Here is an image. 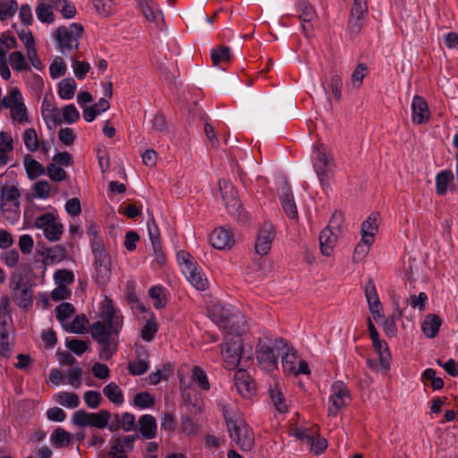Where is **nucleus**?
I'll list each match as a JSON object with an SVG mask.
<instances>
[{"mask_svg":"<svg viewBox=\"0 0 458 458\" xmlns=\"http://www.w3.org/2000/svg\"><path fill=\"white\" fill-rule=\"evenodd\" d=\"M187 280L194 286L197 290L204 291L208 287V279L202 274L201 269L198 265L193 266L189 270L183 272Z\"/></svg>","mask_w":458,"mask_h":458,"instance_id":"4be33fe9","label":"nucleus"},{"mask_svg":"<svg viewBox=\"0 0 458 458\" xmlns=\"http://www.w3.org/2000/svg\"><path fill=\"white\" fill-rule=\"evenodd\" d=\"M147 227L151 244L161 242L160 231L152 215L147 222Z\"/></svg>","mask_w":458,"mask_h":458,"instance_id":"052dcab7","label":"nucleus"},{"mask_svg":"<svg viewBox=\"0 0 458 458\" xmlns=\"http://www.w3.org/2000/svg\"><path fill=\"white\" fill-rule=\"evenodd\" d=\"M279 198L285 215L291 219L298 220L297 207L291 186L288 182H284L280 187Z\"/></svg>","mask_w":458,"mask_h":458,"instance_id":"f8f14e48","label":"nucleus"},{"mask_svg":"<svg viewBox=\"0 0 458 458\" xmlns=\"http://www.w3.org/2000/svg\"><path fill=\"white\" fill-rule=\"evenodd\" d=\"M138 6L143 13L146 20L159 25L163 22L164 18L162 12L157 4L151 0H139Z\"/></svg>","mask_w":458,"mask_h":458,"instance_id":"2eb2a0df","label":"nucleus"},{"mask_svg":"<svg viewBox=\"0 0 458 458\" xmlns=\"http://www.w3.org/2000/svg\"><path fill=\"white\" fill-rule=\"evenodd\" d=\"M65 344L67 348L78 356L83 354L88 349L87 343L81 339H66Z\"/></svg>","mask_w":458,"mask_h":458,"instance_id":"69168bd1","label":"nucleus"},{"mask_svg":"<svg viewBox=\"0 0 458 458\" xmlns=\"http://www.w3.org/2000/svg\"><path fill=\"white\" fill-rule=\"evenodd\" d=\"M88 324L89 320L84 314L77 315L70 325V330L75 334H83Z\"/></svg>","mask_w":458,"mask_h":458,"instance_id":"e2e57ef3","label":"nucleus"},{"mask_svg":"<svg viewBox=\"0 0 458 458\" xmlns=\"http://www.w3.org/2000/svg\"><path fill=\"white\" fill-rule=\"evenodd\" d=\"M377 214L372 213L361 224V242L366 244L372 245L375 241V234L377 232Z\"/></svg>","mask_w":458,"mask_h":458,"instance_id":"f3484780","label":"nucleus"},{"mask_svg":"<svg viewBox=\"0 0 458 458\" xmlns=\"http://www.w3.org/2000/svg\"><path fill=\"white\" fill-rule=\"evenodd\" d=\"M441 326V319L439 316L435 314L428 315L422 324V332L424 335L429 338H434Z\"/></svg>","mask_w":458,"mask_h":458,"instance_id":"b1692460","label":"nucleus"},{"mask_svg":"<svg viewBox=\"0 0 458 458\" xmlns=\"http://www.w3.org/2000/svg\"><path fill=\"white\" fill-rule=\"evenodd\" d=\"M157 330L158 326L157 323L156 322V318L154 314H152V317L147 320L145 326L143 327L140 336L143 341L150 342L154 338Z\"/></svg>","mask_w":458,"mask_h":458,"instance_id":"ea45409f","label":"nucleus"},{"mask_svg":"<svg viewBox=\"0 0 458 458\" xmlns=\"http://www.w3.org/2000/svg\"><path fill=\"white\" fill-rule=\"evenodd\" d=\"M50 440L56 448L64 447L71 443V435L65 429L58 428L51 434Z\"/></svg>","mask_w":458,"mask_h":458,"instance_id":"f704fd0d","label":"nucleus"},{"mask_svg":"<svg viewBox=\"0 0 458 458\" xmlns=\"http://www.w3.org/2000/svg\"><path fill=\"white\" fill-rule=\"evenodd\" d=\"M365 296L370 312L373 314L374 318L377 317L381 318L383 315L380 313L382 304L380 302L375 284L371 279H369L365 287Z\"/></svg>","mask_w":458,"mask_h":458,"instance_id":"4468645a","label":"nucleus"},{"mask_svg":"<svg viewBox=\"0 0 458 458\" xmlns=\"http://www.w3.org/2000/svg\"><path fill=\"white\" fill-rule=\"evenodd\" d=\"M20 202H0V210L4 219L12 224L17 222L20 218Z\"/></svg>","mask_w":458,"mask_h":458,"instance_id":"a878e982","label":"nucleus"},{"mask_svg":"<svg viewBox=\"0 0 458 458\" xmlns=\"http://www.w3.org/2000/svg\"><path fill=\"white\" fill-rule=\"evenodd\" d=\"M63 233V225L61 223L53 222L48 226H46L44 230L45 236L52 242L60 239Z\"/></svg>","mask_w":458,"mask_h":458,"instance_id":"4d7b16f0","label":"nucleus"},{"mask_svg":"<svg viewBox=\"0 0 458 458\" xmlns=\"http://www.w3.org/2000/svg\"><path fill=\"white\" fill-rule=\"evenodd\" d=\"M91 249L94 255V269L96 281L100 285H105L111 277V258L104 246L101 237L91 239Z\"/></svg>","mask_w":458,"mask_h":458,"instance_id":"7ed1b4c3","label":"nucleus"},{"mask_svg":"<svg viewBox=\"0 0 458 458\" xmlns=\"http://www.w3.org/2000/svg\"><path fill=\"white\" fill-rule=\"evenodd\" d=\"M102 318L104 319V323L114 325L115 327H123L122 318L116 314L111 300L106 301V305L102 312Z\"/></svg>","mask_w":458,"mask_h":458,"instance_id":"bb28decb","label":"nucleus"},{"mask_svg":"<svg viewBox=\"0 0 458 458\" xmlns=\"http://www.w3.org/2000/svg\"><path fill=\"white\" fill-rule=\"evenodd\" d=\"M122 327L102 321L92 324L90 334L92 338L100 344L99 358L108 360L117 350V337Z\"/></svg>","mask_w":458,"mask_h":458,"instance_id":"f257e3e1","label":"nucleus"},{"mask_svg":"<svg viewBox=\"0 0 458 458\" xmlns=\"http://www.w3.org/2000/svg\"><path fill=\"white\" fill-rule=\"evenodd\" d=\"M148 295L155 301L154 307L157 310L163 309L166 305V299L164 295V288L160 285L153 286L148 290Z\"/></svg>","mask_w":458,"mask_h":458,"instance_id":"79ce46f5","label":"nucleus"},{"mask_svg":"<svg viewBox=\"0 0 458 458\" xmlns=\"http://www.w3.org/2000/svg\"><path fill=\"white\" fill-rule=\"evenodd\" d=\"M297 12L301 22V29L306 37H311L314 31V21L318 15L314 7L307 0H300L297 4Z\"/></svg>","mask_w":458,"mask_h":458,"instance_id":"1a4fd4ad","label":"nucleus"},{"mask_svg":"<svg viewBox=\"0 0 458 458\" xmlns=\"http://www.w3.org/2000/svg\"><path fill=\"white\" fill-rule=\"evenodd\" d=\"M21 193L16 186L4 185L0 190V202L15 203L20 202Z\"/></svg>","mask_w":458,"mask_h":458,"instance_id":"c756f323","label":"nucleus"},{"mask_svg":"<svg viewBox=\"0 0 458 458\" xmlns=\"http://www.w3.org/2000/svg\"><path fill=\"white\" fill-rule=\"evenodd\" d=\"M103 394L114 404L121 405L124 402V397L121 387L114 382H111L104 386Z\"/></svg>","mask_w":458,"mask_h":458,"instance_id":"393cba45","label":"nucleus"},{"mask_svg":"<svg viewBox=\"0 0 458 458\" xmlns=\"http://www.w3.org/2000/svg\"><path fill=\"white\" fill-rule=\"evenodd\" d=\"M31 286L29 280L24 277L21 274H13L10 279V288L13 293H16L21 289Z\"/></svg>","mask_w":458,"mask_h":458,"instance_id":"bf43d9fd","label":"nucleus"},{"mask_svg":"<svg viewBox=\"0 0 458 458\" xmlns=\"http://www.w3.org/2000/svg\"><path fill=\"white\" fill-rule=\"evenodd\" d=\"M133 404L140 409L151 408L155 399L148 392H140L134 395Z\"/></svg>","mask_w":458,"mask_h":458,"instance_id":"de8ad7c7","label":"nucleus"},{"mask_svg":"<svg viewBox=\"0 0 458 458\" xmlns=\"http://www.w3.org/2000/svg\"><path fill=\"white\" fill-rule=\"evenodd\" d=\"M316 165H335V162L330 152L323 145L316 148L315 157L313 158V167L316 168Z\"/></svg>","mask_w":458,"mask_h":458,"instance_id":"c85d7f7f","label":"nucleus"},{"mask_svg":"<svg viewBox=\"0 0 458 458\" xmlns=\"http://www.w3.org/2000/svg\"><path fill=\"white\" fill-rule=\"evenodd\" d=\"M83 399H84L85 404L89 409L98 408L103 401V397H102L101 394L99 392L94 391V390L86 391L84 393Z\"/></svg>","mask_w":458,"mask_h":458,"instance_id":"864d4df0","label":"nucleus"},{"mask_svg":"<svg viewBox=\"0 0 458 458\" xmlns=\"http://www.w3.org/2000/svg\"><path fill=\"white\" fill-rule=\"evenodd\" d=\"M55 312L56 318L63 322L66 318L72 317L75 312V310L72 304L69 302H62L55 308Z\"/></svg>","mask_w":458,"mask_h":458,"instance_id":"6e6d98bb","label":"nucleus"},{"mask_svg":"<svg viewBox=\"0 0 458 458\" xmlns=\"http://www.w3.org/2000/svg\"><path fill=\"white\" fill-rule=\"evenodd\" d=\"M18 9V3L16 0H7L0 4V21H6L13 17Z\"/></svg>","mask_w":458,"mask_h":458,"instance_id":"a18cd8bd","label":"nucleus"},{"mask_svg":"<svg viewBox=\"0 0 458 458\" xmlns=\"http://www.w3.org/2000/svg\"><path fill=\"white\" fill-rule=\"evenodd\" d=\"M337 241V233L329 228H325L319 234L320 250L323 255L330 256Z\"/></svg>","mask_w":458,"mask_h":458,"instance_id":"412c9836","label":"nucleus"},{"mask_svg":"<svg viewBox=\"0 0 458 458\" xmlns=\"http://www.w3.org/2000/svg\"><path fill=\"white\" fill-rule=\"evenodd\" d=\"M300 358L297 356L295 351L287 350L284 355L282 357V366L284 373L292 374L294 372L295 367H297Z\"/></svg>","mask_w":458,"mask_h":458,"instance_id":"72a5a7b5","label":"nucleus"},{"mask_svg":"<svg viewBox=\"0 0 458 458\" xmlns=\"http://www.w3.org/2000/svg\"><path fill=\"white\" fill-rule=\"evenodd\" d=\"M80 119V113L74 105H67L63 109V120L69 123H74Z\"/></svg>","mask_w":458,"mask_h":458,"instance_id":"338daca9","label":"nucleus"},{"mask_svg":"<svg viewBox=\"0 0 458 458\" xmlns=\"http://www.w3.org/2000/svg\"><path fill=\"white\" fill-rule=\"evenodd\" d=\"M412 122L417 124L426 123L429 118V111L425 99L416 95L411 103Z\"/></svg>","mask_w":458,"mask_h":458,"instance_id":"dca6fc26","label":"nucleus"},{"mask_svg":"<svg viewBox=\"0 0 458 458\" xmlns=\"http://www.w3.org/2000/svg\"><path fill=\"white\" fill-rule=\"evenodd\" d=\"M11 116L19 123L28 121V111L22 101L11 109Z\"/></svg>","mask_w":458,"mask_h":458,"instance_id":"680f3d73","label":"nucleus"},{"mask_svg":"<svg viewBox=\"0 0 458 458\" xmlns=\"http://www.w3.org/2000/svg\"><path fill=\"white\" fill-rule=\"evenodd\" d=\"M209 242L214 248L224 250L230 248L233 244L234 241L226 229L219 227L210 233Z\"/></svg>","mask_w":458,"mask_h":458,"instance_id":"a211bd4d","label":"nucleus"},{"mask_svg":"<svg viewBox=\"0 0 458 458\" xmlns=\"http://www.w3.org/2000/svg\"><path fill=\"white\" fill-rule=\"evenodd\" d=\"M226 349L223 350V356L229 369L237 366L240 362L242 352V344L241 338H231L227 341Z\"/></svg>","mask_w":458,"mask_h":458,"instance_id":"ddd939ff","label":"nucleus"},{"mask_svg":"<svg viewBox=\"0 0 458 458\" xmlns=\"http://www.w3.org/2000/svg\"><path fill=\"white\" fill-rule=\"evenodd\" d=\"M55 401L65 407L68 408H76L80 405V399L79 396L71 392H61L56 394Z\"/></svg>","mask_w":458,"mask_h":458,"instance_id":"c9c22d12","label":"nucleus"},{"mask_svg":"<svg viewBox=\"0 0 458 458\" xmlns=\"http://www.w3.org/2000/svg\"><path fill=\"white\" fill-rule=\"evenodd\" d=\"M219 185H221V182H219ZM225 191H223L222 186H220V191L222 194V198L225 201V204L227 208H229V212H233L234 210H238L241 208V203L239 199H236L233 194V189L232 185H228V187L225 184Z\"/></svg>","mask_w":458,"mask_h":458,"instance_id":"cd10ccee","label":"nucleus"},{"mask_svg":"<svg viewBox=\"0 0 458 458\" xmlns=\"http://www.w3.org/2000/svg\"><path fill=\"white\" fill-rule=\"evenodd\" d=\"M11 344L9 342V332L6 326L0 327V354L8 358L11 352Z\"/></svg>","mask_w":458,"mask_h":458,"instance_id":"603ef678","label":"nucleus"},{"mask_svg":"<svg viewBox=\"0 0 458 458\" xmlns=\"http://www.w3.org/2000/svg\"><path fill=\"white\" fill-rule=\"evenodd\" d=\"M24 167L30 180H34L46 174L47 167H44L38 161L26 156L24 158Z\"/></svg>","mask_w":458,"mask_h":458,"instance_id":"5701e85b","label":"nucleus"},{"mask_svg":"<svg viewBox=\"0 0 458 458\" xmlns=\"http://www.w3.org/2000/svg\"><path fill=\"white\" fill-rule=\"evenodd\" d=\"M23 140H24V144H25L26 148L30 151L35 152L38 149L39 143H38V135H37L35 129L29 128V129L25 130L24 134H23Z\"/></svg>","mask_w":458,"mask_h":458,"instance_id":"09e8293b","label":"nucleus"},{"mask_svg":"<svg viewBox=\"0 0 458 458\" xmlns=\"http://www.w3.org/2000/svg\"><path fill=\"white\" fill-rule=\"evenodd\" d=\"M22 101V96L17 88L13 89L0 102V106L5 108H13Z\"/></svg>","mask_w":458,"mask_h":458,"instance_id":"c03bdc74","label":"nucleus"},{"mask_svg":"<svg viewBox=\"0 0 458 458\" xmlns=\"http://www.w3.org/2000/svg\"><path fill=\"white\" fill-rule=\"evenodd\" d=\"M9 63L13 69L17 72L30 71V65L26 61L24 55L21 51H14L9 55Z\"/></svg>","mask_w":458,"mask_h":458,"instance_id":"2f4dec72","label":"nucleus"},{"mask_svg":"<svg viewBox=\"0 0 458 458\" xmlns=\"http://www.w3.org/2000/svg\"><path fill=\"white\" fill-rule=\"evenodd\" d=\"M46 174L54 182H62L66 179L67 173L60 166H56L55 163H49L47 165Z\"/></svg>","mask_w":458,"mask_h":458,"instance_id":"3c124183","label":"nucleus"},{"mask_svg":"<svg viewBox=\"0 0 458 458\" xmlns=\"http://www.w3.org/2000/svg\"><path fill=\"white\" fill-rule=\"evenodd\" d=\"M234 386L238 393L244 398L250 397L255 393V382L245 369H238L233 376Z\"/></svg>","mask_w":458,"mask_h":458,"instance_id":"9b49d317","label":"nucleus"},{"mask_svg":"<svg viewBox=\"0 0 458 458\" xmlns=\"http://www.w3.org/2000/svg\"><path fill=\"white\" fill-rule=\"evenodd\" d=\"M454 180L453 172L450 170H444L437 174L436 177V189L438 195H445L447 191L448 184Z\"/></svg>","mask_w":458,"mask_h":458,"instance_id":"7c9ffc66","label":"nucleus"},{"mask_svg":"<svg viewBox=\"0 0 458 458\" xmlns=\"http://www.w3.org/2000/svg\"><path fill=\"white\" fill-rule=\"evenodd\" d=\"M214 322L221 328L226 330L228 335H235L236 338L245 332V319L240 311L228 314L225 310H221L220 315L213 314Z\"/></svg>","mask_w":458,"mask_h":458,"instance_id":"423d86ee","label":"nucleus"},{"mask_svg":"<svg viewBox=\"0 0 458 458\" xmlns=\"http://www.w3.org/2000/svg\"><path fill=\"white\" fill-rule=\"evenodd\" d=\"M112 418V413L106 409L98 412H88L85 410L76 411L72 418V422L79 427H92L103 429L107 427V422Z\"/></svg>","mask_w":458,"mask_h":458,"instance_id":"39448f33","label":"nucleus"},{"mask_svg":"<svg viewBox=\"0 0 458 458\" xmlns=\"http://www.w3.org/2000/svg\"><path fill=\"white\" fill-rule=\"evenodd\" d=\"M54 8L65 19H72L76 14L75 5L67 0H54Z\"/></svg>","mask_w":458,"mask_h":458,"instance_id":"e433bc0d","label":"nucleus"},{"mask_svg":"<svg viewBox=\"0 0 458 458\" xmlns=\"http://www.w3.org/2000/svg\"><path fill=\"white\" fill-rule=\"evenodd\" d=\"M351 396L347 386L341 381H336L332 385V394L328 401V413L334 417L344 407L348 405Z\"/></svg>","mask_w":458,"mask_h":458,"instance_id":"0eeeda50","label":"nucleus"},{"mask_svg":"<svg viewBox=\"0 0 458 458\" xmlns=\"http://www.w3.org/2000/svg\"><path fill=\"white\" fill-rule=\"evenodd\" d=\"M76 89V81L72 78H66L60 81L58 93L63 99L73 98Z\"/></svg>","mask_w":458,"mask_h":458,"instance_id":"473e14b6","label":"nucleus"},{"mask_svg":"<svg viewBox=\"0 0 458 458\" xmlns=\"http://www.w3.org/2000/svg\"><path fill=\"white\" fill-rule=\"evenodd\" d=\"M269 397L271 402L277 411L280 413H284L287 411L288 407L286 404V400L284 398V393L278 382L274 381L273 384L269 385Z\"/></svg>","mask_w":458,"mask_h":458,"instance_id":"aec40b11","label":"nucleus"},{"mask_svg":"<svg viewBox=\"0 0 458 458\" xmlns=\"http://www.w3.org/2000/svg\"><path fill=\"white\" fill-rule=\"evenodd\" d=\"M14 296L18 301V306L21 308H27L32 304V291L31 286L21 289L14 293Z\"/></svg>","mask_w":458,"mask_h":458,"instance_id":"8fccbe9b","label":"nucleus"},{"mask_svg":"<svg viewBox=\"0 0 458 458\" xmlns=\"http://www.w3.org/2000/svg\"><path fill=\"white\" fill-rule=\"evenodd\" d=\"M315 172L322 185L327 184L330 178L334 176L335 165H316Z\"/></svg>","mask_w":458,"mask_h":458,"instance_id":"5fc2aeb1","label":"nucleus"},{"mask_svg":"<svg viewBox=\"0 0 458 458\" xmlns=\"http://www.w3.org/2000/svg\"><path fill=\"white\" fill-rule=\"evenodd\" d=\"M41 254L51 263L60 262L66 257L65 250L61 245L47 248Z\"/></svg>","mask_w":458,"mask_h":458,"instance_id":"4c0bfd02","label":"nucleus"},{"mask_svg":"<svg viewBox=\"0 0 458 458\" xmlns=\"http://www.w3.org/2000/svg\"><path fill=\"white\" fill-rule=\"evenodd\" d=\"M139 429L142 437L146 439L156 437L157 426L156 419L150 414H144L138 420Z\"/></svg>","mask_w":458,"mask_h":458,"instance_id":"6ab92c4d","label":"nucleus"},{"mask_svg":"<svg viewBox=\"0 0 458 458\" xmlns=\"http://www.w3.org/2000/svg\"><path fill=\"white\" fill-rule=\"evenodd\" d=\"M84 28L80 23H72L70 27L60 26L56 29L54 37L60 51L67 55L79 47V38L82 36Z\"/></svg>","mask_w":458,"mask_h":458,"instance_id":"20e7f679","label":"nucleus"},{"mask_svg":"<svg viewBox=\"0 0 458 458\" xmlns=\"http://www.w3.org/2000/svg\"><path fill=\"white\" fill-rule=\"evenodd\" d=\"M274 237L275 231L273 225L270 223H265L257 235L255 243L257 254L260 256L267 255L271 249Z\"/></svg>","mask_w":458,"mask_h":458,"instance_id":"9d476101","label":"nucleus"},{"mask_svg":"<svg viewBox=\"0 0 458 458\" xmlns=\"http://www.w3.org/2000/svg\"><path fill=\"white\" fill-rule=\"evenodd\" d=\"M192 380L198 385L202 390H209L210 384L208 379V376L205 371L199 366H194L192 369Z\"/></svg>","mask_w":458,"mask_h":458,"instance_id":"a19ab883","label":"nucleus"},{"mask_svg":"<svg viewBox=\"0 0 458 458\" xmlns=\"http://www.w3.org/2000/svg\"><path fill=\"white\" fill-rule=\"evenodd\" d=\"M54 279L58 286L66 287L74 281V275L72 271L67 269H58L54 275Z\"/></svg>","mask_w":458,"mask_h":458,"instance_id":"49530a36","label":"nucleus"},{"mask_svg":"<svg viewBox=\"0 0 458 458\" xmlns=\"http://www.w3.org/2000/svg\"><path fill=\"white\" fill-rule=\"evenodd\" d=\"M176 257L179 265L182 267V273L185 272V270H189L191 267H193V266L197 265L191 255L186 250H179Z\"/></svg>","mask_w":458,"mask_h":458,"instance_id":"0e129e2a","label":"nucleus"},{"mask_svg":"<svg viewBox=\"0 0 458 458\" xmlns=\"http://www.w3.org/2000/svg\"><path fill=\"white\" fill-rule=\"evenodd\" d=\"M229 437L243 452L251 450L255 443L254 432L240 416H229L224 413Z\"/></svg>","mask_w":458,"mask_h":458,"instance_id":"f03ea898","label":"nucleus"},{"mask_svg":"<svg viewBox=\"0 0 458 458\" xmlns=\"http://www.w3.org/2000/svg\"><path fill=\"white\" fill-rule=\"evenodd\" d=\"M257 360L263 369L272 371L277 368V354L270 340L259 339L256 347Z\"/></svg>","mask_w":458,"mask_h":458,"instance_id":"6e6552de","label":"nucleus"},{"mask_svg":"<svg viewBox=\"0 0 458 458\" xmlns=\"http://www.w3.org/2000/svg\"><path fill=\"white\" fill-rule=\"evenodd\" d=\"M310 451L315 455L321 454L327 447V442L326 438L320 437L310 436L307 438V443Z\"/></svg>","mask_w":458,"mask_h":458,"instance_id":"58836bf2","label":"nucleus"},{"mask_svg":"<svg viewBox=\"0 0 458 458\" xmlns=\"http://www.w3.org/2000/svg\"><path fill=\"white\" fill-rule=\"evenodd\" d=\"M231 59L230 48L225 46H222L217 49L211 51V60L215 66L219 65L222 62H229Z\"/></svg>","mask_w":458,"mask_h":458,"instance_id":"37998d69","label":"nucleus"},{"mask_svg":"<svg viewBox=\"0 0 458 458\" xmlns=\"http://www.w3.org/2000/svg\"><path fill=\"white\" fill-rule=\"evenodd\" d=\"M50 75L53 79L64 76L66 72V65L62 57H55L49 67Z\"/></svg>","mask_w":458,"mask_h":458,"instance_id":"13d9d810","label":"nucleus"},{"mask_svg":"<svg viewBox=\"0 0 458 458\" xmlns=\"http://www.w3.org/2000/svg\"><path fill=\"white\" fill-rule=\"evenodd\" d=\"M65 375L68 376V383L75 388H78L81 385L82 369L80 367H74L69 369Z\"/></svg>","mask_w":458,"mask_h":458,"instance_id":"774afa93","label":"nucleus"}]
</instances>
